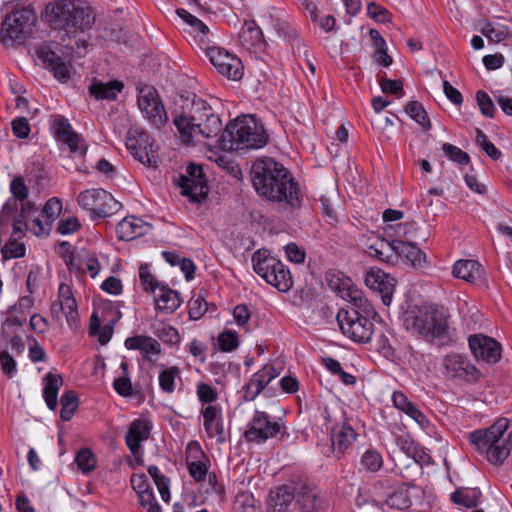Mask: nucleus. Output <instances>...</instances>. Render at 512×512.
<instances>
[{"mask_svg": "<svg viewBox=\"0 0 512 512\" xmlns=\"http://www.w3.org/2000/svg\"><path fill=\"white\" fill-rule=\"evenodd\" d=\"M177 380L181 381V370L178 366H162L158 382L162 392L172 394L176 390Z\"/></svg>", "mask_w": 512, "mask_h": 512, "instance_id": "nucleus-37", "label": "nucleus"}, {"mask_svg": "<svg viewBox=\"0 0 512 512\" xmlns=\"http://www.w3.org/2000/svg\"><path fill=\"white\" fill-rule=\"evenodd\" d=\"M450 500L457 505L473 508L478 505L479 498L476 491L458 488L450 495Z\"/></svg>", "mask_w": 512, "mask_h": 512, "instance_id": "nucleus-42", "label": "nucleus"}, {"mask_svg": "<svg viewBox=\"0 0 512 512\" xmlns=\"http://www.w3.org/2000/svg\"><path fill=\"white\" fill-rule=\"evenodd\" d=\"M203 427L209 438H216L219 443L225 441L223 411L220 405H207L200 409Z\"/></svg>", "mask_w": 512, "mask_h": 512, "instance_id": "nucleus-20", "label": "nucleus"}, {"mask_svg": "<svg viewBox=\"0 0 512 512\" xmlns=\"http://www.w3.org/2000/svg\"><path fill=\"white\" fill-rule=\"evenodd\" d=\"M126 147L134 159L146 166L156 163V151L154 139L140 127H132L128 131Z\"/></svg>", "mask_w": 512, "mask_h": 512, "instance_id": "nucleus-12", "label": "nucleus"}, {"mask_svg": "<svg viewBox=\"0 0 512 512\" xmlns=\"http://www.w3.org/2000/svg\"><path fill=\"white\" fill-rule=\"evenodd\" d=\"M275 512H315L316 493L306 485L294 483L278 486L269 495Z\"/></svg>", "mask_w": 512, "mask_h": 512, "instance_id": "nucleus-8", "label": "nucleus"}, {"mask_svg": "<svg viewBox=\"0 0 512 512\" xmlns=\"http://www.w3.org/2000/svg\"><path fill=\"white\" fill-rule=\"evenodd\" d=\"M125 347L128 350H138L143 360L154 363V356L162 352L161 345L155 338L147 335H136L125 340Z\"/></svg>", "mask_w": 512, "mask_h": 512, "instance_id": "nucleus-25", "label": "nucleus"}, {"mask_svg": "<svg viewBox=\"0 0 512 512\" xmlns=\"http://www.w3.org/2000/svg\"><path fill=\"white\" fill-rule=\"evenodd\" d=\"M469 348L478 361L494 364L502 354L501 344L494 338L483 335H471L468 339Z\"/></svg>", "mask_w": 512, "mask_h": 512, "instance_id": "nucleus-18", "label": "nucleus"}, {"mask_svg": "<svg viewBox=\"0 0 512 512\" xmlns=\"http://www.w3.org/2000/svg\"><path fill=\"white\" fill-rule=\"evenodd\" d=\"M454 277L476 283L482 277L481 264L475 260H458L453 266Z\"/></svg>", "mask_w": 512, "mask_h": 512, "instance_id": "nucleus-35", "label": "nucleus"}, {"mask_svg": "<svg viewBox=\"0 0 512 512\" xmlns=\"http://www.w3.org/2000/svg\"><path fill=\"white\" fill-rule=\"evenodd\" d=\"M63 384L64 380L61 374L49 372L43 377V399L52 411L58 407V392Z\"/></svg>", "mask_w": 512, "mask_h": 512, "instance_id": "nucleus-32", "label": "nucleus"}, {"mask_svg": "<svg viewBox=\"0 0 512 512\" xmlns=\"http://www.w3.org/2000/svg\"><path fill=\"white\" fill-rule=\"evenodd\" d=\"M392 255L387 263H395L398 258H405L412 264L421 263L425 259L423 251L411 242L403 240L391 241Z\"/></svg>", "mask_w": 512, "mask_h": 512, "instance_id": "nucleus-29", "label": "nucleus"}, {"mask_svg": "<svg viewBox=\"0 0 512 512\" xmlns=\"http://www.w3.org/2000/svg\"><path fill=\"white\" fill-rule=\"evenodd\" d=\"M0 366L3 373L9 377H13L17 372L16 361L6 350L0 352Z\"/></svg>", "mask_w": 512, "mask_h": 512, "instance_id": "nucleus-61", "label": "nucleus"}, {"mask_svg": "<svg viewBox=\"0 0 512 512\" xmlns=\"http://www.w3.org/2000/svg\"><path fill=\"white\" fill-rule=\"evenodd\" d=\"M62 211V202L57 197H52L45 203L41 216L45 217L51 225L58 218Z\"/></svg>", "mask_w": 512, "mask_h": 512, "instance_id": "nucleus-48", "label": "nucleus"}, {"mask_svg": "<svg viewBox=\"0 0 512 512\" xmlns=\"http://www.w3.org/2000/svg\"><path fill=\"white\" fill-rule=\"evenodd\" d=\"M475 97L481 114L487 118H493L496 108L491 97L482 90L477 91Z\"/></svg>", "mask_w": 512, "mask_h": 512, "instance_id": "nucleus-50", "label": "nucleus"}, {"mask_svg": "<svg viewBox=\"0 0 512 512\" xmlns=\"http://www.w3.org/2000/svg\"><path fill=\"white\" fill-rule=\"evenodd\" d=\"M210 62L216 70L230 80H240L243 76L242 61L221 47H210L207 50Z\"/></svg>", "mask_w": 512, "mask_h": 512, "instance_id": "nucleus-16", "label": "nucleus"}, {"mask_svg": "<svg viewBox=\"0 0 512 512\" xmlns=\"http://www.w3.org/2000/svg\"><path fill=\"white\" fill-rule=\"evenodd\" d=\"M81 228V224L76 217L62 218L58 222L57 232L61 235H69L77 232Z\"/></svg>", "mask_w": 512, "mask_h": 512, "instance_id": "nucleus-58", "label": "nucleus"}, {"mask_svg": "<svg viewBox=\"0 0 512 512\" xmlns=\"http://www.w3.org/2000/svg\"><path fill=\"white\" fill-rule=\"evenodd\" d=\"M361 243L369 256L387 263L391 259V242L374 233L363 235Z\"/></svg>", "mask_w": 512, "mask_h": 512, "instance_id": "nucleus-27", "label": "nucleus"}, {"mask_svg": "<svg viewBox=\"0 0 512 512\" xmlns=\"http://www.w3.org/2000/svg\"><path fill=\"white\" fill-rule=\"evenodd\" d=\"M338 295L345 301L350 302L353 308L341 309L337 313V322L342 333L356 343H367L374 333V324L371 317L376 311L363 292L346 279L334 287Z\"/></svg>", "mask_w": 512, "mask_h": 512, "instance_id": "nucleus-2", "label": "nucleus"}, {"mask_svg": "<svg viewBox=\"0 0 512 512\" xmlns=\"http://www.w3.org/2000/svg\"><path fill=\"white\" fill-rule=\"evenodd\" d=\"M475 143L492 160L497 161L501 158V151L489 141L486 134L480 129H476Z\"/></svg>", "mask_w": 512, "mask_h": 512, "instance_id": "nucleus-43", "label": "nucleus"}, {"mask_svg": "<svg viewBox=\"0 0 512 512\" xmlns=\"http://www.w3.org/2000/svg\"><path fill=\"white\" fill-rule=\"evenodd\" d=\"M406 113L415 120L424 130L431 128V122L428 118V114L422 104L418 101H410L405 107Z\"/></svg>", "mask_w": 512, "mask_h": 512, "instance_id": "nucleus-41", "label": "nucleus"}, {"mask_svg": "<svg viewBox=\"0 0 512 512\" xmlns=\"http://www.w3.org/2000/svg\"><path fill=\"white\" fill-rule=\"evenodd\" d=\"M365 284L372 290L381 294L382 301L389 305L392 300V294L395 289V279L390 277L384 271L370 270L365 276Z\"/></svg>", "mask_w": 512, "mask_h": 512, "instance_id": "nucleus-23", "label": "nucleus"}, {"mask_svg": "<svg viewBox=\"0 0 512 512\" xmlns=\"http://www.w3.org/2000/svg\"><path fill=\"white\" fill-rule=\"evenodd\" d=\"M38 56L44 66L61 82L70 78V66L63 59L52 51L48 46H42L38 50Z\"/></svg>", "mask_w": 512, "mask_h": 512, "instance_id": "nucleus-26", "label": "nucleus"}, {"mask_svg": "<svg viewBox=\"0 0 512 512\" xmlns=\"http://www.w3.org/2000/svg\"><path fill=\"white\" fill-rule=\"evenodd\" d=\"M59 309L65 314L67 322L77 320V303L69 286L61 284L58 291Z\"/></svg>", "mask_w": 512, "mask_h": 512, "instance_id": "nucleus-36", "label": "nucleus"}, {"mask_svg": "<svg viewBox=\"0 0 512 512\" xmlns=\"http://www.w3.org/2000/svg\"><path fill=\"white\" fill-rule=\"evenodd\" d=\"M279 375L278 370L271 364H266L252 375L244 386L245 401H253L266 388V386Z\"/></svg>", "mask_w": 512, "mask_h": 512, "instance_id": "nucleus-22", "label": "nucleus"}, {"mask_svg": "<svg viewBox=\"0 0 512 512\" xmlns=\"http://www.w3.org/2000/svg\"><path fill=\"white\" fill-rule=\"evenodd\" d=\"M221 102L216 97L202 99L194 97L188 113L175 116L173 122L181 141L188 145L197 138H211L218 136L223 128L218 113Z\"/></svg>", "mask_w": 512, "mask_h": 512, "instance_id": "nucleus-3", "label": "nucleus"}, {"mask_svg": "<svg viewBox=\"0 0 512 512\" xmlns=\"http://www.w3.org/2000/svg\"><path fill=\"white\" fill-rule=\"evenodd\" d=\"M251 179L256 191L266 199L290 209L301 206L302 195L298 182L283 164L274 159H257L251 167Z\"/></svg>", "mask_w": 512, "mask_h": 512, "instance_id": "nucleus-1", "label": "nucleus"}, {"mask_svg": "<svg viewBox=\"0 0 512 512\" xmlns=\"http://www.w3.org/2000/svg\"><path fill=\"white\" fill-rule=\"evenodd\" d=\"M331 452L337 458L341 459L345 452L356 441L358 434L354 428L347 422L336 424L331 428Z\"/></svg>", "mask_w": 512, "mask_h": 512, "instance_id": "nucleus-21", "label": "nucleus"}, {"mask_svg": "<svg viewBox=\"0 0 512 512\" xmlns=\"http://www.w3.org/2000/svg\"><path fill=\"white\" fill-rule=\"evenodd\" d=\"M50 130L58 142H61L69 148L72 153H80L84 155L87 151V144L84 139L77 134L68 119L62 115H56L53 117Z\"/></svg>", "mask_w": 512, "mask_h": 512, "instance_id": "nucleus-17", "label": "nucleus"}, {"mask_svg": "<svg viewBox=\"0 0 512 512\" xmlns=\"http://www.w3.org/2000/svg\"><path fill=\"white\" fill-rule=\"evenodd\" d=\"M280 430V423L273 421L266 412L256 410L243 436L247 442L261 444L276 437Z\"/></svg>", "mask_w": 512, "mask_h": 512, "instance_id": "nucleus-15", "label": "nucleus"}, {"mask_svg": "<svg viewBox=\"0 0 512 512\" xmlns=\"http://www.w3.org/2000/svg\"><path fill=\"white\" fill-rule=\"evenodd\" d=\"M36 15L32 8L24 7L7 14L2 22L0 37L5 45L23 42L32 31Z\"/></svg>", "mask_w": 512, "mask_h": 512, "instance_id": "nucleus-10", "label": "nucleus"}, {"mask_svg": "<svg viewBox=\"0 0 512 512\" xmlns=\"http://www.w3.org/2000/svg\"><path fill=\"white\" fill-rule=\"evenodd\" d=\"M176 13L193 29L202 43L209 42V28L206 24L183 8L177 9Z\"/></svg>", "mask_w": 512, "mask_h": 512, "instance_id": "nucleus-38", "label": "nucleus"}, {"mask_svg": "<svg viewBox=\"0 0 512 512\" xmlns=\"http://www.w3.org/2000/svg\"><path fill=\"white\" fill-rule=\"evenodd\" d=\"M187 468L190 476L197 482L204 480L208 472L207 464L200 460L189 461L187 459Z\"/></svg>", "mask_w": 512, "mask_h": 512, "instance_id": "nucleus-57", "label": "nucleus"}, {"mask_svg": "<svg viewBox=\"0 0 512 512\" xmlns=\"http://www.w3.org/2000/svg\"><path fill=\"white\" fill-rule=\"evenodd\" d=\"M285 254L289 261L301 264L305 260V251L299 248L295 243H289L285 246Z\"/></svg>", "mask_w": 512, "mask_h": 512, "instance_id": "nucleus-62", "label": "nucleus"}, {"mask_svg": "<svg viewBox=\"0 0 512 512\" xmlns=\"http://www.w3.org/2000/svg\"><path fill=\"white\" fill-rule=\"evenodd\" d=\"M113 387L121 396H130L132 394V384L129 376H121L114 380Z\"/></svg>", "mask_w": 512, "mask_h": 512, "instance_id": "nucleus-63", "label": "nucleus"}, {"mask_svg": "<svg viewBox=\"0 0 512 512\" xmlns=\"http://www.w3.org/2000/svg\"><path fill=\"white\" fill-rule=\"evenodd\" d=\"M20 216L27 220L28 230L36 236L47 235L51 230V224L45 220L42 221L38 215V210L32 202L23 203L20 209Z\"/></svg>", "mask_w": 512, "mask_h": 512, "instance_id": "nucleus-31", "label": "nucleus"}, {"mask_svg": "<svg viewBox=\"0 0 512 512\" xmlns=\"http://www.w3.org/2000/svg\"><path fill=\"white\" fill-rule=\"evenodd\" d=\"M45 18L53 29L68 35L90 29L95 21L92 8L82 0L50 2L45 7Z\"/></svg>", "mask_w": 512, "mask_h": 512, "instance_id": "nucleus-4", "label": "nucleus"}, {"mask_svg": "<svg viewBox=\"0 0 512 512\" xmlns=\"http://www.w3.org/2000/svg\"><path fill=\"white\" fill-rule=\"evenodd\" d=\"M14 136L19 139H26L30 134V125L25 117H18L11 123Z\"/></svg>", "mask_w": 512, "mask_h": 512, "instance_id": "nucleus-60", "label": "nucleus"}, {"mask_svg": "<svg viewBox=\"0 0 512 512\" xmlns=\"http://www.w3.org/2000/svg\"><path fill=\"white\" fill-rule=\"evenodd\" d=\"M207 309V302L200 295L194 296L188 301V314L191 320L200 319L207 312Z\"/></svg>", "mask_w": 512, "mask_h": 512, "instance_id": "nucleus-52", "label": "nucleus"}, {"mask_svg": "<svg viewBox=\"0 0 512 512\" xmlns=\"http://www.w3.org/2000/svg\"><path fill=\"white\" fill-rule=\"evenodd\" d=\"M78 468L85 474L90 473L96 467V459L88 448L81 449L75 457Z\"/></svg>", "mask_w": 512, "mask_h": 512, "instance_id": "nucleus-47", "label": "nucleus"}, {"mask_svg": "<svg viewBox=\"0 0 512 512\" xmlns=\"http://www.w3.org/2000/svg\"><path fill=\"white\" fill-rule=\"evenodd\" d=\"M80 207L91 213L93 220L104 219L117 213L122 205L104 189L82 191L77 198Z\"/></svg>", "mask_w": 512, "mask_h": 512, "instance_id": "nucleus-11", "label": "nucleus"}, {"mask_svg": "<svg viewBox=\"0 0 512 512\" xmlns=\"http://www.w3.org/2000/svg\"><path fill=\"white\" fill-rule=\"evenodd\" d=\"M367 13L370 18L378 22L387 23L391 21V13L375 2L368 4Z\"/></svg>", "mask_w": 512, "mask_h": 512, "instance_id": "nucleus-56", "label": "nucleus"}, {"mask_svg": "<svg viewBox=\"0 0 512 512\" xmlns=\"http://www.w3.org/2000/svg\"><path fill=\"white\" fill-rule=\"evenodd\" d=\"M151 430L152 424L148 419L137 418L130 423L125 443L133 455L140 452L141 444L149 438Z\"/></svg>", "mask_w": 512, "mask_h": 512, "instance_id": "nucleus-24", "label": "nucleus"}, {"mask_svg": "<svg viewBox=\"0 0 512 512\" xmlns=\"http://www.w3.org/2000/svg\"><path fill=\"white\" fill-rule=\"evenodd\" d=\"M442 151L450 161L459 165H467L470 162L468 153L451 143H444L442 145Z\"/></svg>", "mask_w": 512, "mask_h": 512, "instance_id": "nucleus-46", "label": "nucleus"}, {"mask_svg": "<svg viewBox=\"0 0 512 512\" xmlns=\"http://www.w3.org/2000/svg\"><path fill=\"white\" fill-rule=\"evenodd\" d=\"M442 366L444 376L457 382L474 383L481 375L467 357L457 353L447 354L442 360Z\"/></svg>", "mask_w": 512, "mask_h": 512, "instance_id": "nucleus-14", "label": "nucleus"}, {"mask_svg": "<svg viewBox=\"0 0 512 512\" xmlns=\"http://www.w3.org/2000/svg\"><path fill=\"white\" fill-rule=\"evenodd\" d=\"M219 349L222 352H232L239 346L238 335L231 330H225L218 336Z\"/></svg>", "mask_w": 512, "mask_h": 512, "instance_id": "nucleus-53", "label": "nucleus"}, {"mask_svg": "<svg viewBox=\"0 0 512 512\" xmlns=\"http://www.w3.org/2000/svg\"><path fill=\"white\" fill-rule=\"evenodd\" d=\"M481 33L490 41L500 43L510 34L508 26L500 23L485 22L481 28Z\"/></svg>", "mask_w": 512, "mask_h": 512, "instance_id": "nucleus-40", "label": "nucleus"}, {"mask_svg": "<svg viewBox=\"0 0 512 512\" xmlns=\"http://www.w3.org/2000/svg\"><path fill=\"white\" fill-rule=\"evenodd\" d=\"M269 135L254 115H242L230 121L220 138L224 150H256L267 145Z\"/></svg>", "mask_w": 512, "mask_h": 512, "instance_id": "nucleus-5", "label": "nucleus"}, {"mask_svg": "<svg viewBox=\"0 0 512 512\" xmlns=\"http://www.w3.org/2000/svg\"><path fill=\"white\" fill-rule=\"evenodd\" d=\"M196 394L199 402L201 403V407L207 405H216L215 402L218 399L217 390L212 387L210 384L201 382L197 384Z\"/></svg>", "mask_w": 512, "mask_h": 512, "instance_id": "nucleus-44", "label": "nucleus"}, {"mask_svg": "<svg viewBox=\"0 0 512 512\" xmlns=\"http://www.w3.org/2000/svg\"><path fill=\"white\" fill-rule=\"evenodd\" d=\"M154 334L164 343L176 345L180 342L178 330L171 325H162L154 330Z\"/></svg>", "mask_w": 512, "mask_h": 512, "instance_id": "nucleus-49", "label": "nucleus"}, {"mask_svg": "<svg viewBox=\"0 0 512 512\" xmlns=\"http://www.w3.org/2000/svg\"><path fill=\"white\" fill-rule=\"evenodd\" d=\"M405 328L428 342L439 345L450 340L448 315L433 305L417 306L409 310L404 318Z\"/></svg>", "mask_w": 512, "mask_h": 512, "instance_id": "nucleus-6", "label": "nucleus"}, {"mask_svg": "<svg viewBox=\"0 0 512 512\" xmlns=\"http://www.w3.org/2000/svg\"><path fill=\"white\" fill-rule=\"evenodd\" d=\"M181 188V193L191 198V200H198L199 196L206 195V180L203 174V169L200 165L190 163L185 173L180 175L178 182Z\"/></svg>", "mask_w": 512, "mask_h": 512, "instance_id": "nucleus-19", "label": "nucleus"}, {"mask_svg": "<svg viewBox=\"0 0 512 512\" xmlns=\"http://www.w3.org/2000/svg\"><path fill=\"white\" fill-rule=\"evenodd\" d=\"M139 279L145 291L155 292V290L161 286L155 280L154 276L150 272L148 265L146 264H143L139 267Z\"/></svg>", "mask_w": 512, "mask_h": 512, "instance_id": "nucleus-55", "label": "nucleus"}, {"mask_svg": "<svg viewBox=\"0 0 512 512\" xmlns=\"http://www.w3.org/2000/svg\"><path fill=\"white\" fill-rule=\"evenodd\" d=\"M150 229L151 226L145 223L142 219L126 217L118 223L116 233L120 240L131 241L147 234Z\"/></svg>", "mask_w": 512, "mask_h": 512, "instance_id": "nucleus-28", "label": "nucleus"}, {"mask_svg": "<svg viewBox=\"0 0 512 512\" xmlns=\"http://www.w3.org/2000/svg\"><path fill=\"white\" fill-rule=\"evenodd\" d=\"M382 464V456L376 450L369 449L361 457V465L368 471L376 472L382 467Z\"/></svg>", "mask_w": 512, "mask_h": 512, "instance_id": "nucleus-51", "label": "nucleus"}, {"mask_svg": "<svg viewBox=\"0 0 512 512\" xmlns=\"http://www.w3.org/2000/svg\"><path fill=\"white\" fill-rule=\"evenodd\" d=\"M380 87L386 94L400 95L403 92V83L400 80L383 79L380 81Z\"/></svg>", "mask_w": 512, "mask_h": 512, "instance_id": "nucleus-64", "label": "nucleus"}, {"mask_svg": "<svg viewBox=\"0 0 512 512\" xmlns=\"http://www.w3.org/2000/svg\"><path fill=\"white\" fill-rule=\"evenodd\" d=\"M137 104L143 116L151 125L160 128L167 122L168 116L165 107L153 86L144 85L139 88Z\"/></svg>", "mask_w": 512, "mask_h": 512, "instance_id": "nucleus-13", "label": "nucleus"}, {"mask_svg": "<svg viewBox=\"0 0 512 512\" xmlns=\"http://www.w3.org/2000/svg\"><path fill=\"white\" fill-rule=\"evenodd\" d=\"M3 259L20 258L25 255V246L16 238L10 239L1 249Z\"/></svg>", "mask_w": 512, "mask_h": 512, "instance_id": "nucleus-54", "label": "nucleus"}, {"mask_svg": "<svg viewBox=\"0 0 512 512\" xmlns=\"http://www.w3.org/2000/svg\"><path fill=\"white\" fill-rule=\"evenodd\" d=\"M253 269L266 283L281 292H287L293 285L289 269L274 256L258 250L252 256Z\"/></svg>", "mask_w": 512, "mask_h": 512, "instance_id": "nucleus-9", "label": "nucleus"}, {"mask_svg": "<svg viewBox=\"0 0 512 512\" xmlns=\"http://www.w3.org/2000/svg\"><path fill=\"white\" fill-rule=\"evenodd\" d=\"M9 188L14 199L21 203V207L23 203L28 202L29 189L22 176L14 177L10 182Z\"/></svg>", "mask_w": 512, "mask_h": 512, "instance_id": "nucleus-45", "label": "nucleus"}, {"mask_svg": "<svg viewBox=\"0 0 512 512\" xmlns=\"http://www.w3.org/2000/svg\"><path fill=\"white\" fill-rule=\"evenodd\" d=\"M124 84L118 80L102 82L93 80L89 86V92L97 100H115L118 94L123 90Z\"/></svg>", "mask_w": 512, "mask_h": 512, "instance_id": "nucleus-34", "label": "nucleus"}, {"mask_svg": "<svg viewBox=\"0 0 512 512\" xmlns=\"http://www.w3.org/2000/svg\"><path fill=\"white\" fill-rule=\"evenodd\" d=\"M15 312L16 311L13 310L12 307L7 310L6 319L2 323V331L4 334H8L12 328L21 327L25 323V316L19 317L14 314Z\"/></svg>", "mask_w": 512, "mask_h": 512, "instance_id": "nucleus-59", "label": "nucleus"}, {"mask_svg": "<svg viewBox=\"0 0 512 512\" xmlns=\"http://www.w3.org/2000/svg\"><path fill=\"white\" fill-rule=\"evenodd\" d=\"M153 293L157 311L165 314H172L181 305L178 292L172 290L166 285H161Z\"/></svg>", "mask_w": 512, "mask_h": 512, "instance_id": "nucleus-30", "label": "nucleus"}, {"mask_svg": "<svg viewBox=\"0 0 512 512\" xmlns=\"http://www.w3.org/2000/svg\"><path fill=\"white\" fill-rule=\"evenodd\" d=\"M239 39L242 46L248 50L259 49L265 42L263 32L254 20L244 22Z\"/></svg>", "mask_w": 512, "mask_h": 512, "instance_id": "nucleus-33", "label": "nucleus"}, {"mask_svg": "<svg viewBox=\"0 0 512 512\" xmlns=\"http://www.w3.org/2000/svg\"><path fill=\"white\" fill-rule=\"evenodd\" d=\"M60 417L63 421H69L79 406V398L73 390L65 391L60 398Z\"/></svg>", "mask_w": 512, "mask_h": 512, "instance_id": "nucleus-39", "label": "nucleus"}, {"mask_svg": "<svg viewBox=\"0 0 512 512\" xmlns=\"http://www.w3.org/2000/svg\"><path fill=\"white\" fill-rule=\"evenodd\" d=\"M508 426L507 419H499L488 429H479L469 433V441L479 453L485 455L489 463L496 466L501 465L510 454Z\"/></svg>", "mask_w": 512, "mask_h": 512, "instance_id": "nucleus-7", "label": "nucleus"}]
</instances>
